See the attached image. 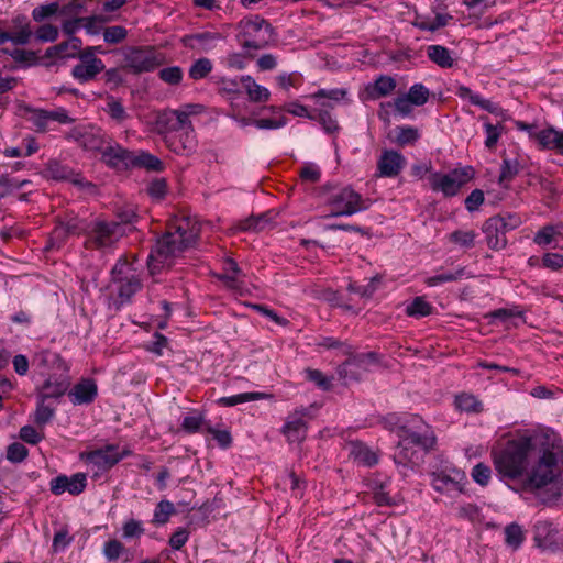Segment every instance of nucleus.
I'll return each instance as SVG.
<instances>
[{
  "label": "nucleus",
  "mask_w": 563,
  "mask_h": 563,
  "mask_svg": "<svg viewBox=\"0 0 563 563\" xmlns=\"http://www.w3.org/2000/svg\"><path fill=\"white\" fill-rule=\"evenodd\" d=\"M427 56L441 68H451L455 63V58L452 56L451 52L446 47L438 44L427 47Z\"/></svg>",
  "instance_id": "31"
},
{
  "label": "nucleus",
  "mask_w": 563,
  "mask_h": 563,
  "mask_svg": "<svg viewBox=\"0 0 563 563\" xmlns=\"http://www.w3.org/2000/svg\"><path fill=\"white\" fill-rule=\"evenodd\" d=\"M124 551V545L118 540H110L104 543L103 555L109 560H117Z\"/></svg>",
  "instance_id": "64"
},
{
  "label": "nucleus",
  "mask_w": 563,
  "mask_h": 563,
  "mask_svg": "<svg viewBox=\"0 0 563 563\" xmlns=\"http://www.w3.org/2000/svg\"><path fill=\"white\" fill-rule=\"evenodd\" d=\"M406 97L413 103L416 107H421L426 104L430 97V90L422 84L412 85Z\"/></svg>",
  "instance_id": "41"
},
{
  "label": "nucleus",
  "mask_w": 563,
  "mask_h": 563,
  "mask_svg": "<svg viewBox=\"0 0 563 563\" xmlns=\"http://www.w3.org/2000/svg\"><path fill=\"white\" fill-rule=\"evenodd\" d=\"M396 80L387 75L378 76L373 82L365 86L361 93L363 100H377L387 97L396 89Z\"/></svg>",
  "instance_id": "18"
},
{
  "label": "nucleus",
  "mask_w": 563,
  "mask_h": 563,
  "mask_svg": "<svg viewBox=\"0 0 563 563\" xmlns=\"http://www.w3.org/2000/svg\"><path fill=\"white\" fill-rule=\"evenodd\" d=\"M472 166L457 167L449 173H432L429 184L433 191H440L445 197L456 196L460 189L474 178Z\"/></svg>",
  "instance_id": "7"
},
{
  "label": "nucleus",
  "mask_w": 563,
  "mask_h": 563,
  "mask_svg": "<svg viewBox=\"0 0 563 563\" xmlns=\"http://www.w3.org/2000/svg\"><path fill=\"white\" fill-rule=\"evenodd\" d=\"M347 97V90L344 88H334V89H319L317 92L312 93L310 98L317 103V108L314 111L331 112L334 107L344 101Z\"/></svg>",
  "instance_id": "20"
},
{
  "label": "nucleus",
  "mask_w": 563,
  "mask_h": 563,
  "mask_svg": "<svg viewBox=\"0 0 563 563\" xmlns=\"http://www.w3.org/2000/svg\"><path fill=\"white\" fill-rule=\"evenodd\" d=\"M168 347V340L161 333L154 334V340L146 345L148 352L154 353L157 356L164 355V350Z\"/></svg>",
  "instance_id": "63"
},
{
  "label": "nucleus",
  "mask_w": 563,
  "mask_h": 563,
  "mask_svg": "<svg viewBox=\"0 0 563 563\" xmlns=\"http://www.w3.org/2000/svg\"><path fill=\"white\" fill-rule=\"evenodd\" d=\"M350 456L355 462L364 466H373L378 462L376 452L372 451L362 442H352L350 448Z\"/></svg>",
  "instance_id": "30"
},
{
  "label": "nucleus",
  "mask_w": 563,
  "mask_h": 563,
  "mask_svg": "<svg viewBox=\"0 0 563 563\" xmlns=\"http://www.w3.org/2000/svg\"><path fill=\"white\" fill-rule=\"evenodd\" d=\"M371 205V199L363 198L351 187H343L329 198V206L332 209L331 217H349L367 210Z\"/></svg>",
  "instance_id": "8"
},
{
  "label": "nucleus",
  "mask_w": 563,
  "mask_h": 563,
  "mask_svg": "<svg viewBox=\"0 0 563 563\" xmlns=\"http://www.w3.org/2000/svg\"><path fill=\"white\" fill-rule=\"evenodd\" d=\"M183 76V69L179 66L166 67L158 73L159 79L168 85H178Z\"/></svg>",
  "instance_id": "56"
},
{
  "label": "nucleus",
  "mask_w": 563,
  "mask_h": 563,
  "mask_svg": "<svg viewBox=\"0 0 563 563\" xmlns=\"http://www.w3.org/2000/svg\"><path fill=\"white\" fill-rule=\"evenodd\" d=\"M533 539L539 548L551 549L556 544V528L549 521H538L533 526Z\"/></svg>",
  "instance_id": "27"
},
{
  "label": "nucleus",
  "mask_w": 563,
  "mask_h": 563,
  "mask_svg": "<svg viewBox=\"0 0 563 563\" xmlns=\"http://www.w3.org/2000/svg\"><path fill=\"white\" fill-rule=\"evenodd\" d=\"M96 47H86L78 55L79 63L71 69V76L81 84L93 80L104 70L102 59L96 57Z\"/></svg>",
  "instance_id": "12"
},
{
  "label": "nucleus",
  "mask_w": 563,
  "mask_h": 563,
  "mask_svg": "<svg viewBox=\"0 0 563 563\" xmlns=\"http://www.w3.org/2000/svg\"><path fill=\"white\" fill-rule=\"evenodd\" d=\"M44 175L55 180L70 179L71 170L55 159L47 162Z\"/></svg>",
  "instance_id": "40"
},
{
  "label": "nucleus",
  "mask_w": 563,
  "mask_h": 563,
  "mask_svg": "<svg viewBox=\"0 0 563 563\" xmlns=\"http://www.w3.org/2000/svg\"><path fill=\"white\" fill-rule=\"evenodd\" d=\"M179 120L176 110H164L157 114L155 128L157 133L164 136V142L167 135H173L174 132H179L185 126Z\"/></svg>",
  "instance_id": "25"
},
{
  "label": "nucleus",
  "mask_w": 563,
  "mask_h": 563,
  "mask_svg": "<svg viewBox=\"0 0 563 563\" xmlns=\"http://www.w3.org/2000/svg\"><path fill=\"white\" fill-rule=\"evenodd\" d=\"M487 245L492 250H501L507 244L506 232L503 230L501 218L492 217L483 225Z\"/></svg>",
  "instance_id": "24"
},
{
  "label": "nucleus",
  "mask_w": 563,
  "mask_h": 563,
  "mask_svg": "<svg viewBox=\"0 0 563 563\" xmlns=\"http://www.w3.org/2000/svg\"><path fill=\"white\" fill-rule=\"evenodd\" d=\"M81 143L88 151H100L102 153L106 147L104 135L100 131H97L96 133H85L82 135Z\"/></svg>",
  "instance_id": "46"
},
{
  "label": "nucleus",
  "mask_w": 563,
  "mask_h": 563,
  "mask_svg": "<svg viewBox=\"0 0 563 563\" xmlns=\"http://www.w3.org/2000/svg\"><path fill=\"white\" fill-rule=\"evenodd\" d=\"M165 144L178 155H190L197 147V139L192 126H183L179 132L167 135Z\"/></svg>",
  "instance_id": "14"
},
{
  "label": "nucleus",
  "mask_w": 563,
  "mask_h": 563,
  "mask_svg": "<svg viewBox=\"0 0 563 563\" xmlns=\"http://www.w3.org/2000/svg\"><path fill=\"white\" fill-rule=\"evenodd\" d=\"M473 481L481 486H486L492 477V470L484 463L476 464L471 473Z\"/></svg>",
  "instance_id": "57"
},
{
  "label": "nucleus",
  "mask_w": 563,
  "mask_h": 563,
  "mask_svg": "<svg viewBox=\"0 0 563 563\" xmlns=\"http://www.w3.org/2000/svg\"><path fill=\"white\" fill-rule=\"evenodd\" d=\"M299 176L302 181L316 184L320 180L321 170L316 164H307L300 168Z\"/></svg>",
  "instance_id": "61"
},
{
  "label": "nucleus",
  "mask_w": 563,
  "mask_h": 563,
  "mask_svg": "<svg viewBox=\"0 0 563 563\" xmlns=\"http://www.w3.org/2000/svg\"><path fill=\"white\" fill-rule=\"evenodd\" d=\"M542 448L533 454L526 472V481L533 488H542L553 483L563 470L562 446L554 435L544 433Z\"/></svg>",
  "instance_id": "3"
},
{
  "label": "nucleus",
  "mask_w": 563,
  "mask_h": 563,
  "mask_svg": "<svg viewBox=\"0 0 563 563\" xmlns=\"http://www.w3.org/2000/svg\"><path fill=\"white\" fill-rule=\"evenodd\" d=\"M124 62L133 73H147L161 65V59L152 48L132 47L124 54Z\"/></svg>",
  "instance_id": "13"
},
{
  "label": "nucleus",
  "mask_w": 563,
  "mask_h": 563,
  "mask_svg": "<svg viewBox=\"0 0 563 563\" xmlns=\"http://www.w3.org/2000/svg\"><path fill=\"white\" fill-rule=\"evenodd\" d=\"M263 397H264V394H262V393H242V394H238V395H233V396H229V397H222L218 401L222 406L232 407V406H235L239 404L257 400Z\"/></svg>",
  "instance_id": "48"
},
{
  "label": "nucleus",
  "mask_w": 563,
  "mask_h": 563,
  "mask_svg": "<svg viewBox=\"0 0 563 563\" xmlns=\"http://www.w3.org/2000/svg\"><path fill=\"white\" fill-rule=\"evenodd\" d=\"M556 235H561V229L559 227L545 225L536 233L533 242L539 246H548L554 241Z\"/></svg>",
  "instance_id": "44"
},
{
  "label": "nucleus",
  "mask_w": 563,
  "mask_h": 563,
  "mask_svg": "<svg viewBox=\"0 0 563 563\" xmlns=\"http://www.w3.org/2000/svg\"><path fill=\"white\" fill-rule=\"evenodd\" d=\"M175 512L176 509L173 503L169 500H161L154 510L153 522L155 525H165Z\"/></svg>",
  "instance_id": "43"
},
{
  "label": "nucleus",
  "mask_w": 563,
  "mask_h": 563,
  "mask_svg": "<svg viewBox=\"0 0 563 563\" xmlns=\"http://www.w3.org/2000/svg\"><path fill=\"white\" fill-rule=\"evenodd\" d=\"M81 41L78 37L71 36L67 41L57 45L51 46L46 49L45 56L48 58H78L81 52Z\"/></svg>",
  "instance_id": "26"
},
{
  "label": "nucleus",
  "mask_w": 563,
  "mask_h": 563,
  "mask_svg": "<svg viewBox=\"0 0 563 563\" xmlns=\"http://www.w3.org/2000/svg\"><path fill=\"white\" fill-rule=\"evenodd\" d=\"M102 36L108 44H119L126 38L128 31L121 25L109 26L103 30Z\"/></svg>",
  "instance_id": "52"
},
{
  "label": "nucleus",
  "mask_w": 563,
  "mask_h": 563,
  "mask_svg": "<svg viewBox=\"0 0 563 563\" xmlns=\"http://www.w3.org/2000/svg\"><path fill=\"white\" fill-rule=\"evenodd\" d=\"M222 40L223 36L219 32H200L185 35L181 38V43L191 49L208 52L213 49L217 43Z\"/></svg>",
  "instance_id": "23"
},
{
  "label": "nucleus",
  "mask_w": 563,
  "mask_h": 563,
  "mask_svg": "<svg viewBox=\"0 0 563 563\" xmlns=\"http://www.w3.org/2000/svg\"><path fill=\"white\" fill-rule=\"evenodd\" d=\"M309 415L307 408L295 410L283 427V433L289 442H301L307 435V422L305 417Z\"/></svg>",
  "instance_id": "16"
},
{
  "label": "nucleus",
  "mask_w": 563,
  "mask_h": 563,
  "mask_svg": "<svg viewBox=\"0 0 563 563\" xmlns=\"http://www.w3.org/2000/svg\"><path fill=\"white\" fill-rule=\"evenodd\" d=\"M69 386L70 378L68 372L49 375L38 389L37 398H58L68 390Z\"/></svg>",
  "instance_id": "17"
},
{
  "label": "nucleus",
  "mask_w": 563,
  "mask_h": 563,
  "mask_svg": "<svg viewBox=\"0 0 563 563\" xmlns=\"http://www.w3.org/2000/svg\"><path fill=\"white\" fill-rule=\"evenodd\" d=\"M106 112L111 117V119L119 123L123 122L128 118L126 111L122 103L113 97L108 99Z\"/></svg>",
  "instance_id": "54"
},
{
  "label": "nucleus",
  "mask_w": 563,
  "mask_h": 563,
  "mask_svg": "<svg viewBox=\"0 0 563 563\" xmlns=\"http://www.w3.org/2000/svg\"><path fill=\"white\" fill-rule=\"evenodd\" d=\"M405 157L396 151H384L377 162L378 176L396 177L405 167Z\"/></svg>",
  "instance_id": "22"
},
{
  "label": "nucleus",
  "mask_w": 563,
  "mask_h": 563,
  "mask_svg": "<svg viewBox=\"0 0 563 563\" xmlns=\"http://www.w3.org/2000/svg\"><path fill=\"white\" fill-rule=\"evenodd\" d=\"M179 121L184 123L185 126H192L190 117L197 115L203 112V106L199 103H186L181 106L179 109H176Z\"/></svg>",
  "instance_id": "51"
},
{
  "label": "nucleus",
  "mask_w": 563,
  "mask_h": 563,
  "mask_svg": "<svg viewBox=\"0 0 563 563\" xmlns=\"http://www.w3.org/2000/svg\"><path fill=\"white\" fill-rule=\"evenodd\" d=\"M456 408L468 413H479L484 410L482 401L473 394L462 393L455 397Z\"/></svg>",
  "instance_id": "35"
},
{
  "label": "nucleus",
  "mask_w": 563,
  "mask_h": 563,
  "mask_svg": "<svg viewBox=\"0 0 563 563\" xmlns=\"http://www.w3.org/2000/svg\"><path fill=\"white\" fill-rule=\"evenodd\" d=\"M200 234L199 223L190 218L175 220L167 232L161 236L152 249L147 265L151 275L169 267L183 252L194 246Z\"/></svg>",
  "instance_id": "1"
},
{
  "label": "nucleus",
  "mask_w": 563,
  "mask_h": 563,
  "mask_svg": "<svg viewBox=\"0 0 563 563\" xmlns=\"http://www.w3.org/2000/svg\"><path fill=\"white\" fill-rule=\"evenodd\" d=\"M473 275L466 271L465 267H459L454 272H448L438 274L427 278L426 283L430 287L438 286L440 284L461 280L463 278H472Z\"/></svg>",
  "instance_id": "34"
},
{
  "label": "nucleus",
  "mask_w": 563,
  "mask_h": 563,
  "mask_svg": "<svg viewBox=\"0 0 563 563\" xmlns=\"http://www.w3.org/2000/svg\"><path fill=\"white\" fill-rule=\"evenodd\" d=\"M46 399L37 398L36 410L34 412V422L37 426L47 424L55 416V409L45 404Z\"/></svg>",
  "instance_id": "42"
},
{
  "label": "nucleus",
  "mask_w": 563,
  "mask_h": 563,
  "mask_svg": "<svg viewBox=\"0 0 563 563\" xmlns=\"http://www.w3.org/2000/svg\"><path fill=\"white\" fill-rule=\"evenodd\" d=\"M124 234L125 229L121 223L98 218L87 223L85 246L107 251L113 247Z\"/></svg>",
  "instance_id": "4"
},
{
  "label": "nucleus",
  "mask_w": 563,
  "mask_h": 563,
  "mask_svg": "<svg viewBox=\"0 0 563 563\" xmlns=\"http://www.w3.org/2000/svg\"><path fill=\"white\" fill-rule=\"evenodd\" d=\"M536 134V141L542 150H555L563 154V131L552 126L540 130Z\"/></svg>",
  "instance_id": "28"
},
{
  "label": "nucleus",
  "mask_w": 563,
  "mask_h": 563,
  "mask_svg": "<svg viewBox=\"0 0 563 563\" xmlns=\"http://www.w3.org/2000/svg\"><path fill=\"white\" fill-rule=\"evenodd\" d=\"M240 29V42L244 48L262 49L272 37L271 24L258 15L241 21Z\"/></svg>",
  "instance_id": "9"
},
{
  "label": "nucleus",
  "mask_w": 563,
  "mask_h": 563,
  "mask_svg": "<svg viewBox=\"0 0 563 563\" xmlns=\"http://www.w3.org/2000/svg\"><path fill=\"white\" fill-rule=\"evenodd\" d=\"M525 541V532L516 522H512L505 528V542L512 550H518Z\"/></svg>",
  "instance_id": "38"
},
{
  "label": "nucleus",
  "mask_w": 563,
  "mask_h": 563,
  "mask_svg": "<svg viewBox=\"0 0 563 563\" xmlns=\"http://www.w3.org/2000/svg\"><path fill=\"white\" fill-rule=\"evenodd\" d=\"M98 395V387L93 379L84 378L68 393V398L74 406L89 405Z\"/></svg>",
  "instance_id": "21"
},
{
  "label": "nucleus",
  "mask_w": 563,
  "mask_h": 563,
  "mask_svg": "<svg viewBox=\"0 0 563 563\" xmlns=\"http://www.w3.org/2000/svg\"><path fill=\"white\" fill-rule=\"evenodd\" d=\"M420 137V133L417 128L405 125L397 128L396 142L401 145L413 144Z\"/></svg>",
  "instance_id": "50"
},
{
  "label": "nucleus",
  "mask_w": 563,
  "mask_h": 563,
  "mask_svg": "<svg viewBox=\"0 0 563 563\" xmlns=\"http://www.w3.org/2000/svg\"><path fill=\"white\" fill-rule=\"evenodd\" d=\"M242 276L243 273L238 263L232 258H227L223 266V273L218 275V278L227 288L236 290L240 289L243 284L241 280Z\"/></svg>",
  "instance_id": "29"
},
{
  "label": "nucleus",
  "mask_w": 563,
  "mask_h": 563,
  "mask_svg": "<svg viewBox=\"0 0 563 563\" xmlns=\"http://www.w3.org/2000/svg\"><path fill=\"white\" fill-rule=\"evenodd\" d=\"M388 481L377 482L374 481L372 484L374 500L378 506H389L394 504L393 498L389 496V493L386 490L388 486Z\"/></svg>",
  "instance_id": "45"
},
{
  "label": "nucleus",
  "mask_w": 563,
  "mask_h": 563,
  "mask_svg": "<svg viewBox=\"0 0 563 563\" xmlns=\"http://www.w3.org/2000/svg\"><path fill=\"white\" fill-rule=\"evenodd\" d=\"M86 485L87 478L82 473H76L71 476L58 475L49 482L51 492L57 496L66 492L77 496L85 490Z\"/></svg>",
  "instance_id": "15"
},
{
  "label": "nucleus",
  "mask_w": 563,
  "mask_h": 563,
  "mask_svg": "<svg viewBox=\"0 0 563 563\" xmlns=\"http://www.w3.org/2000/svg\"><path fill=\"white\" fill-rule=\"evenodd\" d=\"M411 415L407 413H389L387 415L384 420V427L390 431L399 433L402 432V424H407L408 420H410Z\"/></svg>",
  "instance_id": "49"
},
{
  "label": "nucleus",
  "mask_w": 563,
  "mask_h": 563,
  "mask_svg": "<svg viewBox=\"0 0 563 563\" xmlns=\"http://www.w3.org/2000/svg\"><path fill=\"white\" fill-rule=\"evenodd\" d=\"M434 444L433 431L418 415L410 416L407 424H402V432L399 433V454L404 459H411L408 454L409 445H416L427 451Z\"/></svg>",
  "instance_id": "5"
},
{
  "label": "nucleus",
  "mask_w": 563,
  "mask_h": 563,
  "mask_svg": "<svg viewBox=\"0 0 563 563\" xmlns=\"http://www.w3.org/2000/svg\"><path fill=\"white\" fill-rule=\"evenodd\" d=\"M37 361L38 364L45 368L57 369L59 372H68L67 364L55 352L42 351L37 354Z\"/></svg>",
  "instance_id": "36"
},
{
  "label": "nucleus",
  "mask_w": 563,
  "mask_h": 563,
  "mask_svg": "<svg viewBox=\"0 0 563 563\" xmlns=\"http://www.w3.org/2000/svg\"><path fill=\"white\" fill-rule=\"evenodd\" d=\"M212 70V63L208 58L197 59L189 68V77L194 80L206 78Z\"/></svg>",
  "instance_id": "47"
},
{
  "label": "nucleus",
  "mask_w": 563,
  "mask_h": 563,
  "mask_svg": "<svg viewBox=\"0 0 563 563\" xmlns=\"http://www.w3.org/2000/svg\"><path fill=\"white\" fill-rule=\"evenodd\" d=\"M433 307L423 297H416L405 308V312L409 317L422 318L431 314Z\"/></svg>",
  "instance_id": "37"
},
{
  "label": "nucleus",
  "mask_w": 563,
  "mask_h": 563,
  "mask_svg": "<svg viewBox=\"0 0 563 563\" xmlns=\"http://www.w3.org/2000/svg\"><path fill=\"white\" fill-rule=\"evenodd\" d=\"M314 114L317 115L316 120L319 121L327 133H334L339 131L338 121L331 112H327L325 110H323V112L314 111Z\"/></svg>",
  "instance_id": "59"
},
{
  "label": "nucleus",
  "mask_w": 563,
  "mask_h": 563,
  "mask_svg": "<svg viewBox=\"0 0 563 563\" xmlns=\"http://www.w3.org/2000/svg\"><path fill=\"white\" fill-rule=\"evenodd\" d=\"M241 81L244 85L251 101L265 102L269 99L271 93L268 89L256 84L251 76H243Z\"/></svg>",
  "instance_id": "33"
},
{
  "label": "nucleus",
  "mask_w": 563,
  "mask_h": 563,
  "mask_svg": "<svg viewBox=\"0 0 563 563\" xmlns=\"http://www.w3.org/2000/svg\"><path fill=\"white\" fill-rule=\"evenodd\" d=\"M520 170V164L517 158H504L500 167L498 184L507 187L506 183L512 180Z\"/></svg>",
  "instance_id": "39"
},
{
  "label": "nucleus",
  "mask_w": 563,
  "mask_h": 563,
  "mask_svg": "<svg viewBox=\"0 0 563 563\" xmlns=\"http://www.w3.org/2000/svg\"><path fill=\"white\" fill-rule=\"evenodd\" d=\"M476 238V233L473 230L468 231H454L450 234L449 239L451 242L462 246V247H472L474 246V241Z\"/></svg>",
  "instance_id": "53"
},
{
  "label": "nucleus",
  "mask_w": 563,
  "mask_h": 563,
  "mask_svg": "<svg viewBox=\"0 0 563 563\" xmlns=\"http://www.w3.org/2000/svg\"><path fill=\"white\" fill-rule=\"evenodd\" d=\"M102 161L111 167L129 168L132 165L133 152L119 143H109L102 151Z\"/></svg>",
  "instance_id": "19"
},
{
  "label": "nucleus",
  "mask_w": 563,
  "mask_h": 563,
  "mask_svg": "<svg viewBox=\"0 0 563 563\" xmlns=\"http://www.w3.org/2000/svg\"><path fill=\"white\" fill-rule=\"evenodd\" d=\"M543 432H533L507 441L500 451L494 453V465L498 473L510 479L526 475L533 454L543 445Z\"/></svg>",
  "instance_id": "2"
},
{
  "label": "nucleus",
  "mask_w": 563,
  "mask_h": 563,
  "mask_svg": "<svg viewBox=\"0 0 563 563\" xmlns=\"http://www.w3.org/2000/svg\"><path fill=\"white\" fill-rule=\"evenodd\" d=\"M132 161L133 162H132L131 167H142L147 170H155V172H159L163 169L162 161L157 156H155L148 152H144V151L133 152Z\"/></svg>",
  "instance_id": "32"
},
{
  "label": "nucleus",
  "mask_w": 563,
  "mask_h": 563,
  "mask_svg": "<svg viewBox=\"0 0 563 563\" xmlns=\"http://www.w3.org/2000/svg\"><path fill=\"white\" fill-rule=\"evenodd\" d=\"M59 10V5L57 2H52L43 5L36 7L33 12L32 16L35 21L40 22L43 21L54 14H56Z\"/></svg>",
  "instance_id": "60"
},
{
  "label": "nucleus",
  "mask_w": 563,
  "mask_h": 563,
  "mask_svg": "<svg viewBox=\"0 0 563 563\" xmlns=\"http://www.w3.org/2000/svg\"><path fill=\"white\" fill-rule=\"evenodd\" d=\"M73 541V537L69 534L66 528L59 529L53 538L52 548L54 552H63Z\"/></svg>",
  "instance_id": "58"
},
{
  "label": "nucleus",
  "mask_w": 563,
  "mask_h": 563,
  "mask_svg": "<svg viewBox=\"0 0 563 563\" xmlns=\"http://www.w3.org/2000/svg\"><path fill=\"white\" fill-rule=\"evenodd\" d=\"M484 130L486 133L485 146L489 150L494 148L501 136L504 126L501 124H492L489 122L484 123Z\"/></svg>",
  "instance_id": "55"
},
{
  "label": "nucleus",
  "mask_w": 563,
  "mask_h": 563,
  "mask_svg": "<svg viewBox=\"0 0 563 563\" xmlns=\"http://www.w3.org/2000/svg\"><path fill=\"white\" fill-rule=\"evenodd\" d=\"M130 454L131 451L128 449L119 451V445L108 444L101 449L81 453L80 460L91 465L98 473L110 470Z\"/></svg>",
  "instance_id": "11"
},
{
  "label": "nucleus",
  "mask_w": 563,
  "mask_h": 563,
  "mask_svg": "<svg viewBox=\"0 0 563 563\" xmlns=\"http://www.w3.org/2000/svg\"><path fill=\"white\" fill-rule=\"evenodd\" d=\"M431 486L434 490L451 498L457 497L465 490L467 483L466 475L463 471L445 466L431 473Z\"/></svg>",
  "instance_id": "10"
},
{
  "label": "nucleus",
  "mask_w": 563,
  "mask_h": 563,
  "mask_svg": "<svg viewBox=\"0 0 563 563\" xmlns=\"http://www.w3.org/2000/svg\"><path fill=\"white\" fill-rule=\"evenodd\" d=\"M111 286L120 303L130 302L142 288V280L136 269L125 260L120 258L111 269Z\"/></svg>",
  "instance_id": "6"
},
{
  "label": "nucleus",
  "mask_w": 563,
  "mask_h": 563,
  "mask_svg": "<svg viewBox=\"0 0 563 563\" xmlns=\"http://www.w3.org/2000/svg\"><path fill=\"white\" fill-rule=\"evenodd\" d=\"M306 377L323 390H329L331 388V379L325 377L319 369H306Z\"/></svg>",
  "instance_id": "62"
}]
</instances>
